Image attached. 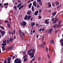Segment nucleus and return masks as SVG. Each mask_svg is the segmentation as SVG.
I'll use <instances>...</instances> for the list:
<instances>
[{
	"instance_id": "f257e3e1",
	"label": "nucleus",
	"mask_w": 63,
	"mask_h": 63,
	"mask_svg": "<svg viewBox=\"0 0 63 63\" xmlns=\"http://www.w3.org/2000/svg\"><path fill=\"white\" fill-rule=\"evenodd\" d=\"M20 24L21 26H24V27L26 26L27 24L26 22L24 21H23L22 22H21Z\"/></svg>"
},
{
	"instance_id": "f03ea898",
	"label": "nucleus",
	"mask_w": 63,
	"mask_h": 63,
	"mask_svg": "<svg viewBox=\"0 0 63 63\" xmlns=\"http://www.w3.org/2000/svg\"><path fill=\"white\" fill-rule=\"evenodd\" d=\"M18 59H16L14 61V63H21V60Z\"/></svg>"
},
{
	"instance_id": "7ed1b4c3",
	"label": "nucleus",
	"mask_w": 63,
	"mask_h": 63,
	"mask_svg": "<svg viewBox=\"0 0 63 63\" xmlns=\"http://www.w3.org/2000/svg\"><path fill=\"white\" fill-rule=\"evenodd\" d=\"M45 24H48L49 23V22L48 20H45Z\"/></svg>"
},
{
	"instance_id": "20e7f679",
	"label": "nucleus",
	"mask_w": 63,
	"mask_h": 63,
	"mask_svg": "<svg viewBox=\"0 0 63 63\" xmlns=\"http://www.w3.org/2000/svg\"><path fill=\"white\" fill-rule=\"evenodd\" d=\"M5 34V32L4 31H2L1 32V36L2 37L4 36V35Z\"/></svg>"
},
{
	"instance_id": "39448f33",
	"label": "nucleus",
	"mask_w": 63,
	"mask_h": 63,
	"mask_svg": "<svg viewBox=\"0 0 63 63\" xmlns=\"http://www.w3.org/2000/svg\"><path fill=\"white\" fill-rule=\"evenodd\" d=\"M9 3H5L4 4V6H6V7H5V9L7 8V7L8 6Z\"/></svg>"
},
{
	"instance_id": "423d86ee",
	"label": "nucleus",
	"mask_w": 63,
	"mask_h": 63,
	"mask_svg": "<svg viewBox=\"0 0 63 63\" xmlns=\"http://www.w3.org/2000/svg\"><path fill=\"white\" fill-rule=\"evenodd\" d=\"M59 18H56L55 20L53 21V23H56V22L58 20V19Z\"/></svg>"
},
{
	"instance_id": "0eeeda50",
	"label": "nucleus",
	"mask_w": 63,
	"mask_h": 63,
	"mask_svg": "<svg viewBox=\"0 0 63 63\" xmlns=\"http://www.w3.org/2000/svg\"><path fill=\"white\" fill-rule=\"evenodd\" d=\"M50 44H54V40L53 39L51 40L50 41Z\"/></svg>"
},
{
	"instance_id": "6e6552de",
	"label": "nucleus",
	"mask_w": 63,
	"mask_h": 63,
	"mask_svg": "<svg viewBox=\"0 0 63 63\" xmlns=\"http://www.w3.org/2000/svg\"><path fill=\"white\" fill-rule=\"evenodd\" d=\"M44 30H45V28L44 27H43V28L40 29L39 30V31L40 32L41 31H44Z\"/></svg>"
},
{
	"instance_id": "1a4fd4ad",
	"label": "nucleus",
	"mask_w": 63,
	"mask_h": 63,
	"mask_svg": "<svg viewBox=\"0 0 63 63\" xmlns=\"http://www.w3.org/2000/svg\"><path fill=\"white\" fill-rule=\"evenodd\" d=\"M33 5L34 6V7H37V4L36 3V1H34L33 3Z\"/></svg>"
},
{
	"instance_id": "9d476101",
	"label": "nucleus",
	"mask_w": 63,
	"mask_h": 63,
	"mask_svg": "<svg viewBox=\"0 0 63 63\" xmlns=\"http://www.w3.org/2000/svg\"><path fill=\"white\" fill-rule=\"evenodd\" d=\"M32 48L31 49L29 50L28 51V54H29V53H30V52H31V51H32Z\"/></svg>"
},
{
	"instance_id": "9b49d317",
	"label": "nucleus",
	"mask_w": 63,
	"mask_h": 63,
	"mask_svg": "<svg viewBox=\"0 0 63 63\" xmlns=\"http://www.w3.org/2000/svg\"><path fill=\"white\" fill-rule=\"evenodd\" d=\"M38 13H39V11H36L34 13V15L36 16H37Z\"/></svg>"
},
{
	"instance_id": "f8f14e48",
	"label": "nucleus",
	"mask_w": 63,
	"mask_h": 63,
	"mask_svg": "<svg viewBox=\"0 0 63 63\" xmlns=\"http://www.w3.org/2000/svg\"><path fill=\"white\" fill-rule=\"evenodd\" d=\"M22 4V3H21L18 5L17 6V8H19V7H20V6Z\"/></svg>"
},
{
	"instance_id": "ddd939ff",
	"label": "nucleus",
	"mask_w": 63,
	"mask_h": 63,
	"mask_svg": "<svg viewBox=\"0 0 63 63\" xmlns=\"http://www.w3.org/2000/svg\"><path fill=\"white\" fill-rule=\"evenodd\" d=\"M23 7L24 6H23V5H21L20 7L19 8V10H21L23 8Z\"/></svg>"
},
{
	"instance_id": "4468645a",
	"label": "nucleus",
	"mask_w": 63,
	"mask_h": 63,
	"mask_svg": "<svg viewBox=\"0 0 63 63\" xmlns=\"http://www.w3.org/2000/svg\"><path fill=\"white\" fill-rule=\"evenodd\" d=\"M48 6L49 8H51V3L50 2L48 3Z\"/></svg>"
},
{
	"instance_id": "2eb2a0df",
	"label": "nucleus",
	"mask_w": 63,
	"mask_h": 63,
	"mask_svg": "<svg viewBox=\"0 0 63 63\" xmlns=\"http://www.w3.org/2000/svg\"><path fill=\"white\" fill-rule=\"evenodd\" d=\"M28 16V15H26L25 17L24 18V19L25 20H27V17Z\"/></svg>"
},
{
	"instance_id": "dca6fc26",
	"label": "nucleus",
	"mask_w": 63,
	"mask_h": 63,
	"mask_svg": "<svg viewBox=\"0 0 63 63\" xmlns=\"http://www.w3.org/2000/svg\"><path fill=\"white\" fill-rule=\"evenodd\" d=\"M56 14V12H54L52 14V15L53 16H54Z\"/></svg>"
},
{
	"instance_id": "f3484780",
	"label": "nucleus",
	"mask_w": 63,
	"mask_h": 63,
	"mask_svg": "<svg viewBox=\"0 0 63 63\" xmlns=\"http://www.w3.org/2000/svg\"><path fill=\"white\" fill-rule=\"evenodd\" d=\"M32 17V16L30 15L28 16H27V19H30V18H31Z\"/></svg>"
},
{
	"instance_id": "a211bd4d",
	"label": "nucleus",
	"mask_w": 63,
	"mask_h": 63,
	"mask_svg": "<svg viewBox=\"0 0 63 63\" xmlns=\"http://www.w3.org/2000/svg\"><path fill=\"white\" fill-rule=\"evenodd\" d=\"M53 31V29H51L48 31V33H51V31Z\"/></svg>"
},
{
	"instance_id": "6ab92c4d",
	"label": "nucleus",
	"mask_w": 63,
	"mask_h": 63,
	"mask_svg": "<svg viewBox=\"0 0 63 63\" xmlns=\"http://www.w3.org/2000/svg\"><path fill=\"white\" fill-rule=\"evenodd\" d=\"M35 25V22H32V23L31 24V26L32 27H33V26H34Z\"/></svg>"
},
{
	"instance_id": "aec40b11",
	"label": "nucleus",
	"mask_w": 63,
	"mask_h": 63,
	"mask_svg": "<svg viewBox=\"0 0 63 63\" xmlns=\"http://www.w3.org/2000/svg\"><path fill=\"white\" fill-rule=\"evenodd\" d=\"M13 40V39L12 38H9V41L10 42H11Z\"/></svg>"
},
{
	"instance_id": "412c9836",
	"label": "nucleus",
	"mask_w": 63,
	"mask_h": 63,
	"mask_svg": "<svg viewBox=\"0 0 63 63\" xmlns=\"http://www.w3.org/2000/svg\"><path fill=\"white\" fill-rule=\"evenodd\" d=\"M27 13L28 15H30V14H31V11L29 10V11L27 12Z\"/></svg>"
},
{
	"instance_id": "4be33fe9",
	"label": "nucleus",
	"mask_w": 63,
	"mask_h": 63,
	"mask_svg": "<svg viewBox=\"0 0 63 63\" xmlns=\"http://www.w3.org/2000/svg\"><path fill=\"white\" fill-rule=\"evenodd\" d=\"M39 47H43V48L45 47V46H43L42 44L40 45Z\"/></svg>"
},
{
	"instance_id": "5701e85b",
	"label": "nucleus",
	"mask_w": 63,
	"mask_h": 63,
	"mask_svg": "<svg viewBox=\"0 0 63 63\" xmlns=\"http://www.w3.org/2000/svg\"><path fill=\"white\" fill-rule=\"evenodd\" d=\"M32 6V3H30L29 4V8H31V6Z\"/></svg>"
},
{
	"instance_id": "b1692460",
	"label": "nucleus",
	"mask_w": 63,
	"mask_h": 63,
	"mask_svg": "<svg viewBox=\"0 0 63 63\" xmlns=\"http://www.w3.org/2000/svg\"><path fill=\"white\" fill-rule=\"evenodd\" d=\"M11 59V58L10 57H9L8 58L7 60L8 61H10V60Z\"/></svg>"
},
{
	"instance_id": "393cba45",
	"label": "nucleus",
	"mask_w": 63,
	"mask_h": 63,
	"mask_svg": "<svg viewBox=\"0 0 63 63\" xmlns=\"http://www.w3.org/2000/svg\"><path fill=\"white\" fill-rule=\"evenodd\" d=\"M34 6H33V5H32V12H34Z\"/></svg>"
},
{
	"instance_id": "a878e982",
	"label": "nucleus",
	"mask_w": 63,
	"mask_h": 63,
	"mask_svg": "<svg viewBox=\"0 0 63 63\" xmlns=\"http://www.w3.org/2000/svg\"><path fill=\"white\" fill-rule=\"evenodd\" d=\"M55 3L56 4L57 6H58L59 5V2L58 1H56L55 2Z\"/></svg>"
},
{
	"instance_id": "bb28decb",
	"label": "nucleus",
	"mask_w": 63,
	"mask_h": 63,
	"mask_svg": "<svg viewBox=\"0 0 63 63\" xmlns=\"http://www.w3.org/2000/svg\"><path fill=\"white\" fill-rule=\"evenodd\" d=\"M27 61V59L26 58H25L24 59V62H26V61Z\"/></svg>"
},
{
	"instance_id": "cd10ccee",
	"label": "nucleus",
	"mask_w": 63,
	"mask_h": 63,
	"mask_svg": "<svg viewBox=\"0 0 63 63\" xmlns=\"http://www.w3.org/2000/svg\"><path fill=\"white\" fill-rule=\"evenodd\" d=\"M18 32L19 35H20L21 34V31H20V30H19Z\"/></svg>"
},
{
	"instance_id": "c85d7f7f",
	"label": "nucleus",
	"mask_w": 63,
	"mask_h": 63,
	"mask_svg": "<svg viewBox=\"0 0 63 63\" xmlns=\"http://www.w3.org/2000/svg\"><path fill=\"white\" fill-rule=\"evenodd\" d=\"M57 25V24H56L55 25H54V26H53V27L55 28V26H56Z\"/></svg>"
},
{
	"instance_id": "c756f323",
	"label": "nucleus",
	"mask_w": 63,
	"mask_h": 63,
	"mask_svg": "<svg viewBox=\"0 0 63 63\" xmlns=\"http://www.w3.org/2000/svg\"><path fill=\"white\" fill-rule=\"evenodd\" d=\"M44 36H43L42 38V41L43 42L44 41Z\"/></svg>"
},
{
	"instance_id": "7c9ffc66",
	"label": "nucleus",
	"mask_w": 63,
	"mask_h": 63,
	"mask_svg": "<svg viewBox=\"0 0 63 63\" xmlns=\"http://www.w3.org/2000/svg\"><path fill=\"white\" fill-rule=\"evenodd\" d=\"M52 6L53 7H54L55 6V4L53 2L52 3Z\"/></svg>"
},
{
	"instance_id": "2f4dec72",
	"label": "nucleus",
	"mask_w": 63,
	"mask_h": 63,
	"mask_svg": "<svg viewBox=\"0 0 63 63\" xmlns=\"http://www.w3.org/2000/svg\"><path fill=\"white\" fill-rule=\"evenodd\" d=\"M34 53H32V56L33 58V57H34Z\"/></svg>"
},
{
	"instance_id": "473e14b6",
	"label": "nucleus",
	"mask_w": 63,
	"mask_h": 63,
	"mask_svg": "<svg viewBox=\"0 0 63 63\" xmlns=\"http://www.w3.org/2000/svg\"><path fill=\"white\" fill-rule=\"evenodd\" d=\"M7 42V41L6 40H4V41H3V43L4 44H6V42Z\"/></svg>"
},
{
	"instance_id": "72a5a7b5",
	"label": "nucleus",
	"mask_w": 63,
	"mask_h": 63,
	"mask_svg": "<svg viewBox=\"0 0 63 63\" xmlns=\"http://www.w3.org/2000/svg\"><path fill=\"white\" fill-rule=\"evenodd\" d=\"M7 25L8 27L9 28H10V27L11 25H10V24H7Z\"/></svg>"
},
{
	"instance_id": "f704fd0d",
	"label": "nucleus",
	"mask_w": 63,
	"mask_h": 63,
	"mask_svg": "<svg viewBox=\"0 0 63 63\" xmlns=\"http://www.w3.org/2000/svg\"><path fill=\"white\" fill-rule=\"evenodd\" d=\"M15 10H16V11H17V8H16V6H15Z\"/></svg>"
},
{
	"instance_id": "c9c22d12",
	"label": "nucleus",
	"mask_w": 63,
	"mask_h": 63,
	"mask_svg": "<svg viewBox=\"0 0 63 63\" xmlns=\"http://www.w3.org/2000/svg\"><path fill=\"white\" fill-rule=\"evenodd\" d=\"M6 44H4H4L2 43L1 45L2 46H6Z\"/></svg>"
},
{
	"instance_id": "e433bc0d",
	"label": "nucleus",
	"mask_w": 63,
	"mask_h": 63,
	"mask_svg": "<svg viewBox=\"0 0 63 63\" xmlns=\"http://www.w3.org/2000/svg\"><path fill=\"white\" fill-rule=\"evenodd\" d=\"M37 2H42V1H41V0H37Z\"/></svg>"
},
{
	"instance_id": "4c0bfd02",
	"label": "nucleus",
	"mask_w": 63,
	"mask_h": 63,
	"mask_svg": "<svg viewBox=\"0 0 63 63\" xmlns=\"http://www.w3.org/2000/svg\"><path fill=\"white\" fill-rule=\"evenodd\" d=\"M46 45V42H43V46H44Z\"/></svg>"
},
{
	"instance_id": "58836bf2",
	"label": "nucleus",
	"mask_w": 63,
	"mask_h": 63,
	"mask_svg": "<svg viewBox=\"0 0 63 63\" xmlns=\"http://www.w3.org/2000/svg\"><path fill=\"white\" fill-rule=\"evenodd\" d=\"M14 44H13V45H12L11 47H10L11 48V49H12V48H13V47H14Z\"/></svg>"
},
{
	"instance_id": "ea45409f",
	"label": "nucleus",
	"mask_w": 63,
	"mask_h": 63,
	"mask_svg": "<svg viewBox=\"0 0 63 63\" xmlns=\"http://www.w3.org/2000/svg\"><path fill=\"white\" fill-rule=\"evenodd\" d=\"M61 25V24H58L57 26V27L58 28L60 27V26Z\"/></svg>"
},
{
	"instance_id": "a19ab883",
	"label": "nucleus",
	"mask_w": 63,
	"mask_h": 63,
	"mask_svg": "<svg viewBox=\"0 0 63 63\" xmlns=\"http://www.w3.org/2000/svg\"><path fill=\"white\" fill-rule=\"evenodd\" d=\"M4 63H7V59H6L5 60V61H4Z\"/></svg>"
},
{
	"instance_id": "79ce46f5",
	"label": "nucleus",
	"mask_w": 63,
	"mask_h": 63,
	"mask_svg": "<svg viewBox=\"0 0 63 63\" xmlns=\"http://www.w3.org/2000/svg\"><path fill=\"white\" fill-rule=\"evenodd\" d=\"M32 31H33V30H32L31 31V35H32V34H33V33L32 32Z\"/></svg>"
},
{
	"instance_id": "37998d69",
	"label": "nucleus",
	"mask_w": 63,
	"mask_h": 63,
	"mask_svg": "<svg viewBox=\"0 0 63 63\" xmlns=\"http://www.w3.org/2000/svg\"><path fill=\"white\" fill-rule=\"evenodd\" d=\"M38 60L39 61H41V57H39L38 58Z\"/></svg>"
},
{
	"instance_id": "c03bdc74",
	"label": "nucleus",
	"mask_w": 63,
	"mask_h": 63,
	"mask_svg": "<svg viewBox=\"0 0 63 63\" xmlns=\"http://www.w3.org/2000/svg\"><path fill=\"white\" fill-rule=\"evenodd\" d=\"M46 51H48V48H47V47L46 48Z\"/></svg>"
},
{
	"instance_id": "a18cd8bd",
	"label": "nucleus",
	"mask_w": 63,
	"mask_h": 63,
	"mask_svg": "<svg viewBox=\"0 0 63 63\" xmlns=\"http://www.w3.org/2000/svg\"><path fill=\"white\" fill-rule=\"evenodd\" d=\"M7 43L8 44H9V39H7Z\"/></svg>"
},
{
	"instance_id": "49530a36",
	"label": "nucleus",
	"mask_w": 63,
	"mask_h": 63,
	"mask_svg": "<svg viewBox=\"0 0 63 63\" xmlns=\"http://www.w3.org/2000/svg\"><path fill=\"white\" fill-rule=\"evenodd\" d=\"M39 5L40 6H41V5H43V4L42 3V2H40Z\"/></svg>"
},
{
	"instance_id": "de8ad7c7",
	"label": "nucleus",
	"mask_w": 63,
	"mask_h": 63,
	"mask_svg": "<svg viewBox=\"0 0 63 63\" xmlns=\"http://www.w3.org/2000/svg\"><path fill=\"white\" fill-rule=\"evenodd\" d=\"M5 23H9V21L7 20H6L5 21Z\"/></svg>"
},
{
	"instance_id": "09e8293b",
	"label": "nucleus",
	"mask_w": 63,
	"mask_h": 63,
	"mask_svg": "<svg viewBox=\"0 0 63 63\" xmlns=\"http://www.w3.org/2000/svg\"><path fill=\"white\" fill-rule=\"evenodd\" d=\"M13 33L14 34V35H15V33H16V30H14V31H13Z\"/></svg>"
},
{
	"instance_id": "8fccbe9b",
	"label": "nucleus",
	"mask_w": 63,
	"mask_h": 63,
	"mask_svg": "<svg viewBox=\"0 0 63 63\" xmlns=\"http://www.w3.org/2000/svg\"><path fill=\"white\" fill-rule=\"evenodd\" d=\"M60 6L59 5V6H58L57 7V9H59V8H60Z\"/></svg>"
},
{
	"instance_id": "3c124183",
	"label": "nucleus",
	"mask_w": 63,
	"mask_h": 63,
	"mask_svg": "<svg viewBox=\"0 0 63 63\" xmlns=\"http://www.w3.org/2000/svg\"><path fill=\"white\" fill-rule=\"evenodd\" d=\"M42 10H40L39 11V13H41V12H42Z\"/></svg>"
},
{
	"instance_id": "603ef678",
	"label": "nucleus",
	"mask_w": 63,
	"mask_h": 63,
	"mask_svg": "<svg viewBox=\"0 0 63 63\" xmlns=\"http://www.w3.org/2000/svg\"><path fill=\"white\" fill-rule=\"evenodd\" d=\"M36 38H38V37H39V35L38 34H37L36 35Z\"/></svg>"
},
{
	"instance_id": "864d4df0",
	"label": "nucleus",
	"mask_w": 63,
	"mask_h": 63,
	"mask_svg": "<svg viewBox=\"0 0 63 63\" xmlns=\"http://www.w3.org/2000/svg\"><path fill=\"white\" fill-rule=\"evenodd\" d=\"M30 56H31V55H32V53H29V54Z\"/></svg>"
},
{
	"instance_id": "5fc2aeb1",
	"label": "nucleus",
	"mask_w": 63,
	"mask_h": 63,
	"mask_svg": "<svg viewBox=\"0 0 63 63\" xmlns=\"http://www.w3.org/2000/svg\"><path fill=\"white\" fill-rule=\"evenodd\" d=\"M37 8H40V6H39V5L37 4Z\"/></svg>"
},
{
	"instance_id": "6e6d98bb",
	"label": "nucleus",
	"mask_w": 63,
	"mask_h": 63,
	"mask_svg": "<svg viewBox=\"0 0 63 63\" xmlns=\"http://www.w3.org/2000/svg\"><path fill=\"white\" fill-rule=\"evenodd\" d=\"M22 34L23 36H25V34H24V33L22 32Z\"/></svg>"
},
{
	"instance_id": "4d7b16f0",
	"label": "nucleus",
	"mask_w": 63,
	"mask_h": 63,
	"mask_svg": "<svg viewBox=\"0 0 63 63\" xmlns=\"http://www.w3.org/2000/svg\"><path fill=\"white\" fill-rule=\"evenodd\" d=\"M47 56L49 58H50V56H49V55H48V54H47Z\"/></svg>"
},
{
	"instance_id": "13d9d810",
	"label": "nucleus",
	"mask_w": 63,
	"mask_h": 63,
	"mask_svg": "<svg viewBox=\"0 0 63 63\" xmlns=\"http://www.w3.org/2000/svg\"><path fill=\"white\" fill-rule=\"evenodd\" d=\"M26 56V55H25L24 56L23 59H24V58H25Z\"/></svg>"
},
{
	"instance_id": "bf43d9fd",
	"label": "nucleus",
	"mask_w": 63,
	"mask_h": 63,
	"mask_svg": "<svg viewBox=\"0 0 63 63\" xmlns=\"http://www.w3.org/2000/svg\"><path fill=\"white\" fill-rule=\"evenodd\" d=\"M61 22H61V21H60L59 22H58L59 24H60V23H61Z\"/></svg>"
},
{
	"instance_id": "052dcab7",
	"label": "nucleus",
	"mask_w": 63,
	"mask_h": 63,
	"mask_svg": "<svg viewBox=\"0 0 63 63\" xmlns=\"http://www.w3.org/2000/svg\"><path fill=\"white\" fill-rule=\"evenodd\" d=\"M61 45H62V46L63 47V42L61 43Z\"/></svg>"
},
{
	"instance_id": "680f3d73",
	"label": "nucleus",
	"mask_w": 63,
	"mask_h": 63,
	"mask_svg": "<svg viewBox=\"0 0 63 63\" xmlns=\"http://www.w3.org/2000/svg\"><path fill=\"white\" fill-rule=\"evenodd\" d=\"M36 25L37 27H38L39 26V24L36 23Z\"/></svg>"
},
{
	"instance_id": "e2e57ef3",
	"label": "nucleus",
	"mask_w": 63,
	"mask_h": 63,
	"mask_svg": "<svg viewBox=\"0 0 63 63\" xmlns=\"http://www.w3.org/2000/svg\"><path fill=\"white\" fill-rule=\"evenodd\" d=\"M4 47H5V46H3L2 47V49H3V48H4Z\"/></svg>"
},
{
	"instance_id": "0e129e2a",
	"label": "nucleus",
	"mask_w": 63,
	"mask_h": 63,
	"mask_svg": "<svg viewBox=\"0 0 63 63\" xmlns=\"http://www.w3.org/2000/svg\"><path fill=\"white\" fill-rule=\"evenodd\" d=\"M9 21H11V20H12V19H11V18H9Z\"/></svg>"
},
{
	"instance_id": "69168bd1",
	"label": "nucleus",
	"mask_w": 63,
	"mask_h": 63,
	"mask_svg": "<svg viewBox=\"0 0 63 63\" xmlns=\"http://www.w3.org/2000/svg\"><path fill=\"white\" fill-rule=\"evenodd\" d=\"M32 51L33 52V53L35 52V50L34 49H33V50H32Z\"/></svg>"
},
{
	"instance_id": "338daca9",
	"label": "nucleus",
	"mask_w": 63,
	"mask_h": 63,
	"mask_svg": "<svg viewBox=\"0 0 63 63\" xmlns=\"http://www.w3.org/2000/svg\"><path fill=\"white\" fill-rule=\"evenodd\" d=\"M38 18H41V16H38Z\"/></svg>"
},
{
	"instance_id": "774afa93",
	"label": "nucleus",
	"mask_w": 63,
	"mask_h": 63,
	"mask_svg": "<svg viewBox=\"0 0 63 63\" xmlns=\"http://www.w3.org/2000/svg\"><path fill=\"white\" fill-rule=\"evenodd\" d=\"M48 30H46L45 31V32H46V33H47V32H48Z\"/></svg>"
}]
</instances>
